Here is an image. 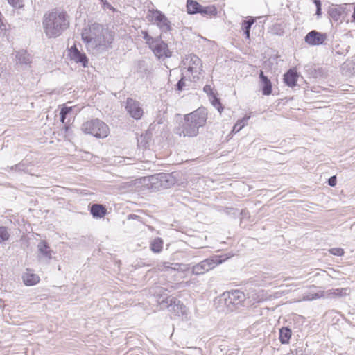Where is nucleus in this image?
<instances>
[{
  "label": "nucleus",
  "mask_w": 355,
  "mask_h": 355,
  "mask_svg": "<svg viewBox=\"0 0 355 355\" xmlns=\"http://www.w3.org/2000/svg\"><path fill=\"white\" fill-rule=\"evenodd\" d=\"M69 16L64 11L54 9L44 14L42 27L48 38H56L60 36L69 26Z\"/></svg>",
  "instance_id": "f257e3e1"
},
{
  "label": "nucleus",
  "mask_w": 355,
  "mask_h": 355,
  "mask_svg": "<svg viewBox=\"0 0 355 355\" xmlns=\"http://www.w3.org/2000/svg\"><path fill=\"white\" fill-rule=\"evenodd\" d=\"M207 119L206 109L200 107L184 115L182 124L177 128L175 132L180 137H196L199 133V128L206 124Z\"/></svg>",
  "instance_id": "f03ea898"
},
{
  "label": "nucleus",
  "mask_w": 355,
  "mask_h": 355,
  "mask_svg": "<svg viewBox=\"0 0 355 355\" xmlns=\"http://www.w3.org/2000/svg\"><path fill=\"white\" fill-rule=\"evenodd\" d=\"M245 294L239 290L225 292L216 300L215 304L219 311L232 312L243 306Z\"/></svg>",
  "instance_id": "7ed1b4c3"
},
{
  "label": "nucleus",
  "mask_w": 355,
  "mask_h": 355,
  "mask_svg": "<svg viewBox=\"0 0 355 355\" xmlns=\"http://www.w3.org/2000/svg\"><path fill=\"white\" fill-rule=\"evenodd\" d=\"M231 257L232 255L228 256L227 254L211 256L194 265L191 268V272L196 275H203L223 263Z\"/></svg>",
  "instance_id": "20e7f679"
},
{
  "label": "nucleus",
  "mask_w": 355,
  "mask_h": 355,
  "mask_svg": "<svg viewBox=\"0 0 355 355\" xmlns=\"http://www.w3.org/2000/svg\"><path fill=\"white\" fill-rule=\"evenodd\" d=\"M82 130L97 138L106 137L110 132L109 127L98 119H92L85 122L82 125Z\"/></svg>",
  "instance_id": "39448f33"
},
{
  "label": "nucleus",
  "mask_w": 355,
  "mask_h": 355,
  "mask_svg": "<svg viewBox=\"0 0 355 355\" xmlns=\"http://www.w3.org/2000/svg\"><path fill=\"white\" fill-rule=\"evenodd\" d=\"M113 41V33L103 27V31H99L97 34L94 46L91 49L96 50L98 53L105 51L112 47Z\"/></svg>",
  "instance_id": "423d86ee"
},
{
  "label": "nucleus",
  "mask_w": 355,
  "mask_h": 355,
  "mask_svg": "<svg viewBox=\"0 0 355 355\" xmlns=\"http://www.w3.org/2000/svg\"><path fill=\"white\" fill-rule=\"evenodd\" d=\"M147 19L150 23L155 24L162 32L167 33L171 30V21L159 10H149Z\"/></svg>",
  "instance_id": "0eeeda50"
},
{
  "label": "nucleus",
  "mask_w": 355,
  "mask_h": 355,
  "mask_svg": "<svg viewBox=\"0 0 355 355\" xmlns=\"http://www.w3.org/2000/svg\"><path fill=\"white\" fill-rule=\"evenodd\" d=\"M184 64H187V72L191 74L189 77L193 82H196L200 78V75L202 71V64L201 60L196 55L191 54L187 59Z\"/></svg>",
  "instance_id": "6e6552de"
},
{
  "label": "nucleus",
  "mask_w": 355,
  "mask_h": 355,
  "mask_svg": "<svg viewBox=\"0 0 355 355\" xmlns=\"http://www.w3.org/2000/svg\"><path fill=\"white\" fill-rule=\"evenodd\" d=\"M103 27L102 25L94 23L83 29L81 36L87 49H91L94 46L97 34L99 31H103Z\"/></svg>",
  "instance_id": "1a4fd4ad"
},
{
  "label": "nucleus",
  "mask_w": 355,
  "mask_h": 355,
  "mask_svg": "<svg viewBox=\"0 0 355 355\" xmlns=\"http://www.w3.org/2000/svg\"><path fill=\"white\" fill-rule=\"evenodd\" d=\"M103 27L102 25L94 23L83 29L81 36L87 49H91L94 46L97 34L99 31H103Z\"/></svg>",
  "instance_id": "9d476101"
},
{
  "label": "nucleus",
  "mask_w": 355,
  "mask_h": 355,
  "mask_svg": "<svg viewBox=\"0 0 355 355\" xmlns=\"http://www.w3.org/2000/svg\"><path fill=\"white\" fill-rule=\"evenodd\" d=\"M149 48L159 59L168 58L171 55L167 44L162 41L160 37H155Z\"/></svg>",
  "instance_id": "9b49d317"
},
{
  "label": "nucleus",
  "mask_w": 355,
  "mask_h": 355,
  "mask_svg": "<svg viewBox=\"0 0 355 355\" xmlns=\"http://www.w3.org/2000/svg\"><path fill=\"white\" fill-rule=\"evenodd\" d=\"M150 182L156 187L169 188L175 184V179L171 173H159L151 177Z\"/></svg>",
  "instance_id": "f8f14e48"
},
{
  "label": "nucleus",
  "mask_w": 355,
  "mask_h": 355,
  "mask_svg": "<svg viewBox=\"0 0 355 355\" xmlns=\"http://www.w3.org/2000/svg\"><path fill=\"white\" fill-rule=\"evenodd\" d=\"M161 304H166L167 307H171V311L173 312L175 315L180 316L187 315L185 306L175 297H168L162 301Z\"/></svg>",
  "instance_id": "ddd939ff"
},
{
  "label": "nucleus",
  "mask_w": 355,
  "mask_h": 355,
  "mask_svg": "<svg viewBox=\"0 0 355 355\" xmlns=\"http://www.w3.org/2000/svg\"><path fill=\"white\" fill-rule=\"evenodd\" d=\"M125 110L129 115L135 120L140 119L144 114L140 103L132 98H127Z\"/></svg>",
  "instance_id": "4468645a"
},
{
  "label": "nucleus",
  "mask_w": 355,
  "mask_h": 355,
  "mask_svg": "<svg viewBox=\"0 0 355 355\" xmlns=\"http://www.w3.org/2000/svg\"><path fill=\"white\" fill-rule=\"evenodd\" d=\"M326 39V34L313 30L307 33L304 41L311 46H318L323 44Z\"/></svg>",
  "instance_id": "2eb2a0df"
},
{
  "label": "nucleus",
  "mask_w": 355,
  "mask_h": 355,
  "mask_svg": "<svg viewBox=\"0 0 355 355\" xmlns=\"http://www.w3.org/2000/svg\"><path fill=\"white\" fill-rule=\"evenodd\" d=\"M39 252V258L44 259L46 262H49L53 258V251L51 249L46 241H41L37 244Z\"/></svg>",
  "instance_id": "dca6fc26"
},
{
  "label": "nucleus",
  "mask_w": 355,
  "mask_h": 355,
  "mask_svg": "<svg viewBox=\"0 0 355 355\" xmlns=\"http://www.w3.org/2000/svg\"><path fill=\"white\" fill-rule=\"evenodd\" d=\"M69 55L72 60L76 63L80 64L83 67H86L87 66L88 59L86 55L79 51L76 46H73L70 49Z\"/></svg>",
  "instance_id": "f3484780"
},
{
  "label": "nucleus",
  "mask_w": 355,
  "mask_h": 355,
  "mask_svg": "<svg viewBox=\"0 0 355 355\" xmlns=\"http://www.w3.org/2000/svg\"><path fill=\"white\" fill-rule=\"evenodd\" d=\"M349 294V288H332L324 291V297L326 298L343 297Z\"/></svg>",
  "instance_id": "a211bd4d"
},
{
  "label": "nucleus",
  "mask_w": 355,
  "mask_h": 355,
  "mask_svg": "<svg viewBox=\"0 0 355 355\" xmlns=\"http://www.w3.org/2000/svg\"><path fill=\"white\" fill-rule=\"evenodd\" d=\"M260 85L263 95L268 96L272 93V83L270 80L263 74L262 71L259 72Z\"/></svg>",
  "instance_id": "6ab92c4d"
},
{
  "label": "nucleus",
  "mask_w": 355,
  "mask_h": 355,
  "mask_svg": "<svg viewBox=\"0 0 355 355\" xmlns=\"http://www.w3.org/2000/svg\"><path fill=\"white\" fill-rule=\"evenodd\" d=\"M17 64L24 66H30L31 63V56L27 51L21 49L18 51L15 55Z\"/></svg>",
  "instance_id": "aec40b11"
},
{
  "label": "nucleus",
  "mask_w": 355,
  "mask_h": 355,
  "mask_svg": "<svg viewBox=\"0 0 355 355\" xmlns=\"http://www.w3.org/2000/svg\"><path fill=\"white\" fill-rule=\"evenodd\" d=\"M298 74L295 69H289L284 76V80L286 85L293 87L296 85Z\"/></svg>",
  "instance_id": "412c9836"
},
{
  "label": "nucleus",
  "mask_w": 355,
  "mask_h": 355,
  "mask_svg": "<svg viewBox=\"0 0 355 355\" xmlns=\"http://www.w3.org/2000/svg\"><path fill=\"white\" fill-rule=\"evenodd\" d=\"M24 284L27 286H33L37 284L40 281V277L37 275L33 273L31 270L27 269L26 272L22 276Z\"/></svg>",
  "instance_id": "4be33fe9"
},
{
  "label": "nucleus",
  "mask_w": 355,
  "mask_h": 355,
  "mask_svg": "<svg viewBox=\"0 0 355 355\" xmlns=\"http://www.w3.org/2000/svg\"><path fill=\"white\" fill-rule=\"evenodd\" d=\"M90 211L94 218H103L107 214L106 208L100 204H94Z\"/></svg>",
  "instance_id": "5701e85b"
},
{
  "label": "nucleus",
  "mask_w": 355,
  "mask_h": 355,
  "mask_svg": "<svg viewBox=\"0 0 355 355\" xmlns=\"http://www.w3.org/2000/svg\"><path fill=\"white\" fill-rule=\"evenodd\" d=\"M199 14L204 17H212L217 15V9L215 6L209 5L207 6H202L200 8Z\"/></svg>",
  "instance_id": "b1692460"
},
{
  "label": "nucleus",
  "mask_w": 355,
  "mask_h": 355,
  "mask_svg": "<svg viewBox=\"0 0 355 355\" xmlns=\"http://www.w3.org/2000/svg\"><path fill=\"white\" fill-rule=\"evenodd\" d=\"M187 10L189 14L194 15L199 13L201 5L195 0H187Z\"/></svg>",
  "instance_id": "393cba45"
},
{
  "label": "nucleus",
  "mask_w": 355,
  "mask_h": 355,
  "mask_svg": "<svg viewBox=\"0 0 355 355\" xmlns=\"http://www.w3.org/2000/svg\"><path fill=\"white\" fill-rule=\"evenodd\" d=\"M328 13L333 20L338 21L340 20L343 10L340 7L332 6L329 8Z\"/></svg>",
  "instance_id": "a878e982"
},
{
  "label": "nucleus",
  "mask_w": 355,
  "mask_h": 355,
  "mask_svg": "<svg viewBox=\"0 0 355 355\" xmlns=\"http://www.w3.org/2000/svg\"><path fill=\"white\" fill-rule=\"evenodd\" d=\"M291 330L288 327H283L279 330V340L282 344H288L291 337Z\"/></svg>",
  "instance_id": "bb28decb"
},
{
  "label": "nucleus",
  "mask_w": 355,
  "mask_h": 355,
  "mask_svg": "<svg viewBox=\"0 0 355 355\" xmlns=\"http://www.w3.org/2000/svg\"><path fill=\"white\" fill-rule=\"evenodd\" d=\"M254 23V19L253 18H250V19L243 21L241 24V29L243 31L244 35L247 39L250 38V28Z\"/></svg>",
  "instance_id": "cd10ccee"
},
{
  "label": "nucleus",
  "mask_w": 355,
  "mask_h": 355,
  "mask_svg": "<svg viewBox=\"0 0 355 355\" xmlns=\"http://www.w3.org/2000/svg\"><path fill=\"white\" fill-rule=\"evenodd\" d=\"M324 297V291L319 293H311L309 292L304 293L302 296V300L304 301H311L316 299H319Z\"/></svg>",
  "instance_id": "c85d7f7f"
},
{
  "label": "nucleus",
  "mask_w": 355,
  "mask_h": 355,
  "mask_svg": "<svg viewBox=\"0 0 355 355\" xmlns=\"http://www.w3.org/2000/svg\"><path fill=\"white\" fill-rule=\"evenodd\" d=\"M270 32L273 35H283L284 28L282 24L275 23L270 28Z\"/></svg>",
  "instance_id": "c756f323"
},
{
  "label": "nucleus",
  "mask_w": 355,
  "mask_h": 355,
  "mask_svg": "<svg viewBox=\"0 0 355 355\" xmlns=\"http://www.w3.org/2000/svg\"><path fill=\"white\" fill-rule=\"evenodd\" d=\"M249 119L250 116H245L242 119L239 120L234 125L232 132L236 133L239 132L244 126L248 124V121Z\"/></svg>",
  "instance_id": "7c9ffc66"
},
{
  "label": "nucleus",
  "mask_w": 355,
  "mask_h": 355,
  "mask_svg": "<svg viewBox=\"0 0 355 355\" xmlns=\"http://www.w3.org/2000/svg\"><path fill=\"white\" fill-rule=\"evenodd\" d=\"M163 242L161 239L157 238L154 239L151 243L150 248L154 252H159L162 250Z\"/></svg>",
  "instance_id": "2f4dec72"
},
{
  "label": "nucleus",
  "mask_w": 355,
  "mask_h": 355,
  "mask_svg": "<svg viewBox=\"0 0 355 355\" xmlns=\"http://www.w3.org/2000/svg\"><path fill=\"white\" fill-rule=\"evenodd\" d=\"M10 238V234L6 227H0V243L6 241Z\"/></svg>",
  "instance_id": "473e14b6"
},
{
  "label": "nucleus",
  "mask_w": 355,
  "mask_h": 355,
  "mask_svg": "<svg viewBox=\"0 0 355 355\" xmlns=\"http://www.w3.org/2000/svg\"><path fill=\"white\" fill-rule=\"evenodd\" d=\"M71 110H72L71 107H64L63 108H62L60 114V121L62 123H65V119H66L67 114L71 112Z\"/></svg>",
  "instance_id": "72a5a7b5"
},
{
  "label": "nucleus",
  "mask_w": 355,
  "mask_h": 355,
  "mask_svg": "<svg viewBox=\"0 0 355 355\" xmlns=\"http://www.w3.org/2000/svg\"><path fill=\"white\" fill-rule=\"evenodd\" d=\"M141 33L144 40H145L146 41V44L149 46L150 44L154 41L155 37H153L150 35H149L146 31H141Z\"/></svg>",
  "instance_id": "f704fd0d"
},
{
  "label": "nucleus",
  "mask_w": 355,
  "mask_h": 355,
  "mask_svg": "<svg viewBox=\"0 0 355 355\" xmlns=\"http://www.w3.org/2000/svg\"><path fill=\"white\" fill-rule=\"evenodd\" d=\"M27 168V166L24 162H20L10 168L11 170H15L16 171H26Z\"/></svg>",
  "instance_id": "c9c22d12"
},
{
  "label": "nucleus",
  "mask_w": 355,
  "mask_h": 355,
  "mask_svg": "<svg viewBox=\"0 0 355 355\" xmlns=\"http://www.w3.org/2000/svg\"><path fill=\"white\" fill-rule=\"evenodd\" d=\"M313 3L316 6L315 15L318 18H320L322 15V3L320 0H313Z\"/></svg>",
  "instance_id": "e433bc0d"
},
{
  "label": "nucleus",
  "mask_w": 355,
  "mask_h": 355,
  "mask_svg": "<svg viewBox=\"0 0 355 355\" xmlns=\"http://www.w3.org/2000/svg\"><path fill=\"white\" fill-rule=\"evenodd\" d=\"M8 3L15 8L23 7V0H8Z\"/></svg>",
  "instance_id": "4c0bfd02"
},
{
  "label": "nucleus",
  "mask_w": 355,
  "mask_h": 355,
  "mask_svg": "<svg viewBox=\"0 0 355 355\" xmlns=\"http://www.w3.org/2000/svg\"><path fill=\"white\" fill-rule=\"evenodd\" d=\"M182 264L180 263H172L170 264L169 263H165L164 265V267L166 269H173L174 270H178L180 269Z\"/></svg>",
  "instance_id": "58836bf2"
},
{
  "label": "nucleus",
  "mask_w": 355,
  "mask_h": 355,
  "mask_svg": "<svg viewBox=\"0 0 355 355\" xmlns=\"http://www.w3.org/2000/svg\"><path fill=\"white\" fill-rule=\"evenodd\" d=\"M329 252L335 256H342L344 254V250L340 248H333L329 250Z\"/></svg>",
  "instance_id": "ea45409f"
},
{
  "label": "nucleus",
  "mask_w": 355,
  "mask_h": 355,
  "mask_svg": "<svg viewBox=\"0 0 355 355\" xmlns=\"http://www.w3.org/2000/svg\"><path fill=\"white\" fill-rule=\"evenodd\" d=\"M182 74L184 75V76L182 77V78L178 82L177 85H176L177 89L178 91L183 90L184 87L186 86L184 78L187 74L184 75V73H182Z\"/></svg>",
  "instance_id": "a19ab883"
},
{
  "label": "nucleus",
  "mask_w": 355,
  "mask_h": 355,
  "mask_svg": "<svg viewBox=\"0 0 355 355\" xmlns=\"http://www.w3.org/2000/svg\"><path fill=\"white\" fill-rule=\"evenodd\" d=\"M212 104L220 112H222L223 108L222 107L220 102L219 101V100L218 98H215L212 101Z\"/></svg>",
  "instance_id": "79ce46f5"
},
{
  "label": "nucleus",
  "mask_w": 355,
  "mask_h": 355,
  "mask_svg": "<svg viewBox=\"0 0 355 355\" xmlns=\"http://www.w3.org/2000/svg\"><path fill=\"white\" fill-rule=\"evenodd\" d=\"M336 182H337V180H336V177L335 175L331 176L328 180V184L331 187H335L336 185Z\"/></svg>",
  "instance_id": "37998d69"
},
{
  "label": "nucleus",
  "mask_w": 355,
  "mask_h": 355,
  "mask_svg": "<svg viewBox=\"0 0 355 355\" xmlns=\"http://www.w3.org/2000/svg\"><path fill=\"white\" fill-rule=\"evenodd\" d=\"M204 91L206 92V93H209L210 92H211V87L210 85H206L205 87H204Z\"/></svg>",
  "instance_id": "c03bdc74"
},
{
  "label": "nucleus",
  "mask_w": 355,
  "mask_h": 355,
  "mask_svg": "<svg viewBox=\"0 0 355 355\" xmlns=\"http://www.w3.org/2000/svg\"><path fill=\"white\" fill-rule=\"evenodd\" d=\"M352 21H355V6L354 7V12H353V14L352 15Z\"/></svg>",
  "instance_id": "a18cd8bd"
}]
</instances>
